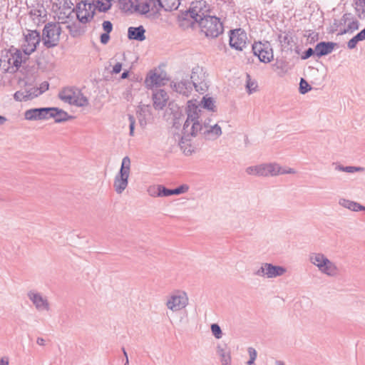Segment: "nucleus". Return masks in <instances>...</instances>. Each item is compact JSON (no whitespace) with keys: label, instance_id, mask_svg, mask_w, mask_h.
Listing matches in <instances>:
<instances>
[{"label":"nucleus","instance_id":"obj_1","mask_svg":"<svg viewBox=\"0 0 365 365\" xmlns=\"http://www.w3.org/2000/svg\"><path fill=\"white\" fill-rule=\"evenodd\" d=\"M199 107L188 101L186 108L187 118L185 120L181 138L178 142V145L183 154L191 155L196 150V146L192 143L193 138L201 135L206 140H215L217 139L222 133V128L218 124L208 125V123L200 121Z\"/></svg>","mask_w":365,"mask_h":365},{"label":"nucleus","instance_id":"obj_2","mask_svg":"<svg viewBox=\"0 0 365 365\" xmlns=\"http://www.w3.org/2000/svg\"><path fill=\"white\" fill-rule=\"evenodd\" d=\"M205 2L199 1L189 11L190 16L199 24L202 33L207 37L215 38L219 36L223 30L220 19L213 16H207L202 9Z\"/></svg>","mask_w":365,"mask_h":365},{"label":"nucleus","instance_id":"obj_3","mask_svg":"<svg viewBox=\"0 0 365 365\" xmlns=\"http://www.w3.org/2000/svg\"><path fill=\"white\" fill-rule=\"evenodd\" d=\"M56 16L60 23L66 24L71 36H78L83 32L79 24L74 19V9L71 2L64 1L56 11Z\"/></svg>","mask_w":365,"mask_h":365},{"label":"nucleus","instance_id":"obj_4","mask_svg":"<svg viewBox=\"0 0 365 365\" xmlns=\"http://www.w3.org/2000/svg\"><path fill=\"white\" fill-rule=\"evenodd\" d=\"M130 170V160L128 156H125L122 160L120 170L114 178L113 186L118 194H121L128 186Z\"/></svg>","mask_w":365,"mask_h":365},{"label":"nucleus","instance_id":"obj_5","mask_svg":"<svg viewBox=\"0 0 365 365\" xmlns=\"http://www.w3.org/2000/svg\"><path fill=\"white\" fill-rule=\"evenodd\" d=\"M196 74L197 72L192 70L190 80L188 78H183L180 81L173 80L170 82V87L176 93L187 97L191 93L193 87L198 91V85L202 83L195 78Z\"/></svg>","mask_w":365,"mask_h":365},{"label":"nucleus","instance_id":"obj_6","mask_svg":"<svg viewBox=\"0 0 365 365\" xmlns=\"http://www.w3.org/2000/svg\"><path fill=\"white\" fill-rule=\"evenodd\" d=\"M310 262L317 266L324 274L334 276L337 271L336 266L322 253H312L309 256Z\"/></svg>","mask_w":365,"mask_h":365},{"label":"nucleus","instance_id":"obj_7","mask_svg":"<svg viewBox=\"0 0 365 365\" xmlns=\"http://www.w3.org/2000/svg\"><path fill=\"white\" fill-rule=\"evenodd\" d=\"M61 29L57 24H48L43 29V41L48 47H53L58 44Z\"/></svg>","mask_w":365,"mask_h":365},{"label":"nucleus","instance_id":"obj_8","mask_svg":"<svg viewBox=\"0 0 365 365\" xmlns=\"http://www.w3.org/2000/svg\"><path fill=\"white\" fill-rule=\"evenodd\" d=\"M276 163H262L255 166H249L246 168V173L250 175L258 177L276 176L277 168Z\"/></svg>","mask_w":365,"mask_h":365},{"label":"nucleus","instance_id":"obj_9","mask_svg":"<svg viewBox=\"0 0 365 365\" xmlns=\"http://www.w3.org/2000/svg\"><path fill=\"white\" fill-rule=\"evenodd\" d=\"M287 272V269L280 265L272 263H262L259 269L255 272V275L266 277L267 278H275L282 276Z\"/></svg>","mask_w":365,"mask_h":365},{"label":"nucleus","instance_id":"obj_10","mask_svg":"<svg viewBox=\"0 0 365 365\" xmlns=\"http://www.w3.org/2000/svg\"><path fill=\"white\" fill-rule=\"evenodd\" d=\"M252 51L255 56L263 63H269L274 58L273 50L268 42H256L252 46Z\"/></svg>","mask_w":365,"mask_h":365},{"label":"nucleus","instance_id":"obj_11","mask_svg":"<svg viewBox=\"0 0 365 365\" xmlns=\"http://www.w3.org/2000/svg\"><path fill=\"white\" fill-rule=\"evenodd\" d=\"M41 41L40 34L36 31H27L24 35L21 48L26 55L33 53Z\"/></svg>","mask_w":365,"mask_h":365},{"label":"nucleus","instance_id":"obj_12","mask_svg":"<svg viewBox=\"0 0 365 365\" xmlns=\"http://www.w3.org/2000/svg\"><path fill=\"white\" fill-rule=\"evenodd\" d=\"M160 9L158 0H145L140 2L137 14L145 15L149 18H156L159 15Z\"/></svg>","mask_w":365,"mask_h":365},{"label":"nucleus","instance_id":"obj_13","mask_svg":"<svg viewBox=\"0 0 365 365\" xmlns=\"http://www.w3.org/2000/svg\"><path fill=\"white\" fill-rule=\"evenodd\" d=\"M94 6L91 3L81 1L76 6V16L79 22L86 24L91 21L94 16Z\"/></svg>","mask_w":365,"mask_h":365},{"label":"nucleus","instance_id":"obj_14","mask_svg":"<svg viewBox=\"0 0 365 365\" xmlns=\"http://www.w3.org/2000/svg\"><path fill=\"white\" fill-rule=\"evenodd\" d=\"M247 35L242 29H235L230 32V46L237 51H242L246 46Z\"/></svg>","mask_w":365,"mask_h":365},{"label":"nucleus","instance_id":"obj_15","mask_svg":"<svg viewBox=\"0 0 365 365\" xmlns=\"http://www.w3.org/2000/svg\"><path fill=\"white\" fill-rule=\"evenodd\" d=\"M50 107L34 108L24 112V118L30 121L49 119Z\"/></svg>","mask_w":365,"mask_h":365},{"label":"nucleus","instance_id":"obj_16","mask_svg":"<svg viewBox=\"0 0 365 365\" xmlns=\"http://www.w3.org/2000/svg\"><path fill=\"white\" fill-rule=\"evenodd\" d=\"M188 304V297L185 292L179 295H172L167 301V307L173 312L184 309Z\"/></svg>","mask_w":365,"mask_h":365},{"label":"nucleus","instance_id":"obj_17","mask_svg":"<svg viewBox=\"0 0 365 365\" xmlns=\"http://www.w3.org/2000/svg\"><path fill=\"white\" fill-rule=\"evenodd\" d=\"M20 71L22 77H19L18 84L20 87H27L34 86L36 81L34 70H4V73H15Z\"/></svg>","mask_w":365,"mask_h":365},{"label":"nucleus","instance_id":"obj_18","mask_svg":"<svg viewBox=\"0 0 365 365\" xmlns=\"http://www.w3.org/2000/svg\"><path fill=\"white\" fill-rule=\"evenodd\" d=\"M29 299L33 302L36 309L38 311H48L50 309L49 303L46 298L43 297L38 292L29 291L28 292Z\"/></svg>","mask_w":365,"mask_h":365},{"label":"nucleus","instance_id":"obj_19","mask_svg":"<svg viewBox=\"0 0 365 365\" xmlns=\"http://www.w3.org/2000/svg\"><path fill=\"white\" fill-rule=\"evenodd\" d=\"M168 81V78H166V74L163 76L153 72L148 75L145 80V84L148 88H153V87H160L165 85Z\"/></svg>","mask_w":365,"mask_h":365},{"label":"nucleus","instance_id":"obj_20","mask_svg":"<svg viewBox=\"0 0 365 365\" xmlns=\"http://www.w3.org/2000/svg\"><path fill=\"white\" fill-rule=\"evenodd\" d=\"M169 96L164 89H158L153 93V107L155 110H163L168 103Z\"/></svg>","mask_w":365,"mask_h":365},{"label":"nucleus","instance_id":"obj_21","mask_svg":"<svg viewBox=\"0 0 365 365\" xmlns=\"http://www.w3.org/2000/svg\"><path fill=\"white\" fill-rule=\"evenodd\" d=\"M146 30L143 25L128 28L127 37L130 41L142 42L146 39Z\"/></svg>","mask_w":365,"mask_h":365},{"label":"nucleus","instance_id":"obj_22","mask_svg":"<svg viewBox=\"0 0 365 365\" xmlns=\"http://www.w3.org/2000/svg\"><path fill=\"white\" fill-rule=\"evenodd\" d=\"M27 57L24 56L19 50L14 49L9 51L8 63L11 67L19 68L26 61Z\"/></svg>","mask_w":365,"mask_h":365},{"label":"nucleus","instance_id":"obj_23","mask_svg":"<svg viewBox=\"0 0 365 365\" xmlns=\"http://www.w3.org/2000/svg\"><path fill=\"white\" fill-rule=\"evenodd\" d=\"M49 118H54L55 122L59 123L73 118V116L69 115L67 112L61 108L50 107Z\"/></svg>","mask_w":365,"mask_h":365},{"label":"nucleus","instance_id":"obj_24","mask_svg":"<svg viewBox=\"0 0 365 365\" xmlns=\"http://www.w3.org/2000/svg\"><path fill=\"white\" fill-rule=\"evenodd\" d=\"M139 0H120V9L128 14H137V9L139 7Z\"/></svg>","mask_w":365,"mask_h":365},{"label":"nucleus","instance_id":"obj_25","mask_svg":"<svg viewBox=\"0 0 365 365\" xmlns=\"http://www.w3.org/2000/svg\"><path fill=\"white\" fill-rule=\"evenodd\" d=\"M342 21L345 24H346V29L341 30L340 34H344L346 33H351L359 28V22L357 20L354 19L351 14H345L343 16Z\"/></svg>","mask_w":365,"mask_h":365},{"label":"nucleus","instance_id":"obj_26","mask_svg":"<svg viewBox=\"0 0 365 365\" xmlns=\"http://www.w3.org/2000/svg\"><path fill=\"white\" fill-rule=\"evenodd\" d=\"M58 98L62 101L67 103L70 105H73L76 98L75 88H64L58 93Z\"/></svg>","mask_w":365,"mask_h":365},{"label":"nucleus","instance_id":"obj_27","mask_svg":"<svg viewBox=\"0 0 365 365\" xmlns=\"http://www.w3.org/2000/svg\"><path fill=\"white\" fill-rule=\"evenodd\" d=\"M108 71L107 74H103V77H101L100 75H97L96 70H94L93 71H91L89 76V80L92 83H98L102 80L105 81H110L112 78V76L114 74H118L122 70H106Z\"/></svg>","mask_w":365,"mask_h":365},{"label":"nucleus","instance_id":"obj_28","mask_svg":"<svg viewBox=\"0 0 365 365\" xmlns=\"http://www.w3.org/2000/svg\"><path fill=\"white\" fill-rule=\"evenodd\" d=\"M339 204L341 207L346 208L353 212H359V211L365 210V206L361 205L360 203H359L357 202L347 200L345 198L339 199Z\"/></svg>","mask_w":365,"mask_h":365},{"label":"nucleus","instance_id":"obj_29","mask_svg":"<svg viewBox=\"0 0 365 365\" xmlns=\"http://www.w3.org/2000/svg\"><path fill=\"white\" fill-rule=\"evenodd\" d=\"M336 44L333 42H321L315 47V52L317 56H324L330 53Z\"/></svg>","mask_w":365,"mask_h":365},{"label":"nucleus","instance_id":"obj_30","mask_svg":"<svg viewBox=\"0 0 365 365\" xmlns=\"http://www.w3.org/2000/svg\"><path fill=\"white\" fill-rule=\"evenodd\" d=\"M227 345H218L217 346V353L221 358L222 365H230L231 356L229 351L227 350Z\"/></svg>","mask_w":365,"mask_h":365},{"label":"nucleus","instance_id":"obj_31","mask_svg":"<svg viewBox=\"0 0 365 365\" xmlns=\"http://www.w3.org/2000/svg\"><path fill=\"white\" fill-rule=\"evenodd\" d=\"M352 6L359 19H365V0H353Z\"/></svg>","mask_w":365,"mask_h":365},{"label":"nucleus","instance_id":"obj_32","mask_svg":"<svg viewBox=\"0 0 365 365\" xmlns=\"http://www.w3.org/2000/svg\"><path fill=\"white\" fill-rule=\"evenodd\" d=\"M160 8L164 9L165 11H170L176 10L179 6L180 0H158Z\"/></svg>","mask_w":365,"mask_h":365},{"label":"nucleus","instance_id":"obj_33","mask_svg":"<svg viewBox=\"0 0 365 365\" xmlns=\"http://www.w3.org/2000/svg\"><path fill=\"white\" fill-rule=\"evenodd\" d=\"M200 105L204 109L209 111H216L215 101L212 97L203 96Z\"/></svg>","mask_w":365,"mask_h":365},{"label":"nucleus","instance_id":"obj_34","mask_svg":"<svg viewBox=\"0 0 365 365\" xmlns=\"http://www.w3.org/2000/svg\"><path fill=\"white\" fill-rule=\"evenodd\" d=\"M93 2L99 11L105 12L111 8L113 0H93Z\"/></svg>","mask_w":365,"mask_h":365},{"label":"nucleus","instance_id":"obj_35","mask_svg":"<svg viewBox=\"0 0 365 365\" xmlns=\"http://www.w3.org/2000/svg\"><path fill=\"white\" fill-rule=\"evenodd\" d=\"M247 91L249 94H252L257 90V82L255 79H252L250 73H246V85Z\"/></svg>","mask_w":365,"mask_h":365},{"label":"nucleus","instance_id":"obj_36","mask_svg":"<svg viewBox=\"0 0 365 365\" xmlns=\"http://www.w3.org/2000/svg\"><path fill=\"white\" fill-rule=\"evenodd\" d=\"M157 196L158 197H168L174 195L173 189H168L163 185H158L157 186Z\"/></svg>","mask_w":365,"mask_h":365},{"label":"nucleus","instance_id":"obj_37","mask_svg":"<svg viewBox=\"0 0 365 365\" xmlns=\"http://www.w3.org/2000/svg\"><path fill=\"white\" fill-rule=\"evenodd\" d=\"M312 87L304 78H300L299 85V93L302 95L307 93L312 90Z\"/></svg>","mask_w":365,"mask_h":365},{"label":"nucleus","instance_id":"obj_38","mask_svg":"<svg viewBox=\"0 0 365 365\" xmlns=\"http://www.w3.org/2000/svg\"><path fill=\"white\" fill-rule=\"evenodd\" d=\"M79 95L80 96H76L73 105H75L78 107L87 106L88 104V98L85 96H83L81 91L79 92Z\"/></svg>","mask_w":365,"mask_h":365},{"label":"nucleus","instance_id":"obj_39","mask_svg":"<svg viewBox=\"0 0 365 365\" xmlns=\"http://www.w3.org/2000/svg\"><path fill=\"white\" fill-rule=\"evenodd\" d=\"M29 87V88L26 90V96L29 100L38 97V96L41 95V93H38L39 92V89L38 88V87H34L33 86Z\"/></svg>","mask_w":365,"mask_h":365},{"label":"nucleus","instance_id":"obj_40","mask_svg":"<svg viewBox=\"0 0 365 365\" xmlns=\"http://www.w3.org/2000/svg\"><path fill=\"white\" fill-rule=\"evenodd\" d=\"M210 328L212 334L216 339H219L222 338V331L220 327L217 324H212Z\"/></svg>","mask_w":365,"mask_h":365},{"label":"nucleus","instance_id":"obj_41","mask_svg":"<svg viewBox=\"0 0 365 365\" xmlns=\"http://www.w3.org/2000/svg\"><path fill=\"white\" fill-rule=\"evenodd\" d=\"M128 120H129V134L130 136L134 135V130H135V117L131 115L128 114Z\"/></svg>","mask_w":365,"mask_h":365},{"label":"nucleus","instance_id":"obj_42","mask_svg":"<svg viewBox=\"0 0 365 365\" xmlns=\"http://www.w3.org/2000/svg\"><path fill=\"white\" fill-rule=\"evenodd\" d=\"M14 98L16 101H26L29 100L26 96V91L24 92V91H18L14 93Z\"/></svg>","mask_w":365,"mask_h":365},{"label":"nucleus","instance_id":"obj_43","mask_svg":"<svg viewBox=\"0 0 365 365\" xmlns=\"http://www.w3.org/2000/svg\"><path fill=\"white\" fill-rule=\"evenodd\" d=\"M189 190V186L186 184L180 185V186L173 189L174 195H178L186 192Z\"/></svg>","mask_w":365,"mask_h":365},{"label":"nucleus","instance_id":"obj_44","mask_svg":"<svg viewBox=\"0 0 365 365\" xmlns=\"http://www.w3.org/2000/svg\"><path fill=\"white\" fill-rule=\"evenodd\" d=\"M365 170L363 167H358V166H345L344 172L349 173H353L355 172H360L364 171Z\"/></svg>","mask_w":365,"mask_h":365},{"label":"nucleus","instance_id":"obj_45","mask_svg":"<svg viewBox=\"0 0 365 365\" xmlns=\"http://www.w3.org/2000/svg\"><path fill=\"white\" fill-rule=\"evenodd\" d=\"M277 168H275L276 170H279V172H277L276 175H278L279 174H292L295 173V170L293 168H289L288 170L282 169V167L277 163Z\"/></svg>","mask_w":365,"mask_h":365},{"label":"nucleus","instance_id":"obj_46","mask_svg":"<svg viewBox=\"0 0 365 365\" xmlns=\"http://www.w3.org/2000/svg\"><path fill=\"white\" fill-rule=\"evenodd\" d=\"M102 28L106 33L110 34L113 30V24L110 21H104L102 24Z\"/></svg>","mask_w":365,"mask_h":365},{"label":"nucleus","instance_id":"obj_47","mask_svg":"<svg viewBox=\"0 0 365 365\" xmlns=\"http://www.w3.org/2000/svg\"><path fill=\"white\" fill-rule=\"evenodd\" d=\"M38 88L39 89V92H38V93H41V95L43 93H44L47 90H48V88H49V83H48V82H47V81L42 82L40 84V86L38 87Z\"/></svg>","mask_w":365,"mask_h":365},{"label":"nucleus","instance_id":"obj_48","mask_svg":"<svg viewBox=\"0 0 365 365\" xmlns=\"http://www.w3.org/2000/svg\"><path fill=\"white\" fill-rule=\"evenodd\" d=\"M313 53H314L313 49L309 48L304 53H302L301 54L299 53V55L300 56V58L302 59H307V58H309Z\"/></svg>","mask_w":365,"mask_h":365},{"label":"nucleus","instance_id":"obj_49","mask_svg":"<svg viewBox=\"0 0 365 365\" xmlns=\"http://www.w3.org/2000/svg\"><path fill=\"white\" fill-rule=\"evenodd\" d=\"M359 41H360L355 36L354 37H353L351 39H350L349 41L348 47L351 49L355 48Z\"/></svg>","mask_w":365,"mask_h":365},{"label":"nucleus","instance_id":"obj_50","mask_svg":"<svg viewBox=\"0 0 365 365\" xmlns=\"http://www.w3.org/2000/svg\"><path fill=\"white\" fill-rule=\"evenodd\" d=\"M247 351H248V354H249V356H250V359H255V360L257 359V351H256V349L255 348L249 347L248 349H247Z\"/></svg>","mask_w":365,"mask_h":365},{"label":"nucleus","instance_id":"obj_51","mask_svg":"<svg viewBox=\"0 0 365 365\" xmlns=\"http://www.w3.org/2000/svg\"><path fill=\"white\" fill-rule=\"evenodd\" d=\"M110 40V36L108 33H103L101 35V42L103 44H106Z\"/></svg>","mask_w":365,"mask_h":365},{"label":"nucleus","instance_id":"obj_52","mask_svg":"<svg viewBox=\"0 0 365 365\" xmlns=\"http://www.w3.org/2000/svg\"><path fill=\"white\" fill-rule=\"evenodd\" d=\"M138 121H139V124L142 127V128H145L147 125V122H146V120H145V118L144 116L142 115V113H139V115H138Z\"/></svg>","mask_w":365,"mask_h":365},{"label":"nucleus","instance_id":"obj_53","mask_svg":"<svg viewBox=\"0 0 365 365\" xmlns=\"http://www.w3.org/2000/svg\"><path fill=\"white\" fill-rule=\"evenodd\" d=\"M45 11L43 8H41V9H38L37 11H31V14L37 16L38 17H42L44 16Z\"/></svg>","mask_w":365,"mask_h":365},{"label":"nucleus","instance_id":"obj_54","mask_svg":"<svg viewBox=\"0 0 365 365\" xmlns=\"http://www.w3.org/2000/svg\"><path fill=\"white\" fill-rule=\"evenodd\" d=\"M181 123H182V118L173 119V126L176 129H179L181 126Z\"/></svg>","mask_w":365,"mask_h":365},{"label":"nucleus","instance_id":"obj_55","mask_svg":"<svg viewBox=\"0 0 365 365\" xmlns=\"http://www.w3.org/2000/svg\"><path fill=\"white\" fill-rule=\"evenodd\" d=\"M356 37L359 40V41H363L365 39V29H363L362 31H361L359 34H357L356 35Z\"/></svg>","mask_w":365,"mask_h":365},{"label":"nucleus","instance_id":"obj_56","mask_svg":"<svg viewBox=\"0 0 365 365\" xmlns=\"http://www.w3.org/2000/svg\"><path fill=\"white\" fill-rule=\"evenodd\" d=\"M182 117H184L182 111H176L173 113V119H180Z\"/></svg>","mask_w":365,"mask_h":365},{"label":"nucleus","instance_id":"obj_57","mask_svg":"<svg viewBox=\"0 0 365 365\" xmlns=\"http://www.w3.org/2000/svg\"><path fill=\"white\" fill-rule=\"evenodd\" d=\"M130 70H124V71L122 73L120 78V79H125L127 78L129 76Z\"/></svg>","mask_w":365,"mask_h":365},{"label":"nucleus","instance_id":"obj_58","mask_svg":"<svg viewBox=\"0 0 365 365\" xmlns=\"http://www.w3.org/2000/svg\"><path fill=\"white\" fill-rule=\"evenodd\" d=\"M9 361L7 357H2L0 359V365H9Z\"/></svg>","mask_w":365,"mask_h":365},{"label":"nucleus","instance_id":"obj_59","mask_svg":"<svg viewBox=\"0 0 365 365\" xmlns=\"http://www.w3.org/2000/svg\"><path fill=\"white\" fill-rule=\"evenodd\" d=\"M36 343L39 346H44L45 345V340L41 337H38L36 339Z\"/></svg>","mask_w":365,"mask_h":365},{"label":"nucleus","instance_id":"obj_60","mask_svg":"<svg viewBox=\"0 0 365 365\" xmlns=\"http://www.w3.org/2000/svg\"><path fill=\"white\" fill-rule=\"evenodd\" d=\"M335 170H338V171L344 172L345 166H344L342 165L337 164L335 166Z\"/></svg>","mask_w":365,"mask_h":365},{"label":"nucleus","instance_id":"obj_61","mask_svg":"<svg viewBox=\"0 0 365 365\" xmlns=\"http://www.w3.org/2000/svg\"><path fill=\"white\" fill-rule=\"evenodd\" d=\"M124 65L122 63H116L113 66V68H121Z\"/></svg>","mask_w":365,"mask_h":365},{"label":"nucleus","instance_id":"obj_62","mask_svg":"<svg viewBox=\"0 0 365 365\" xmlns=\"http://www.w3.org/2000/svg\"><path fill=\"white\" fill-rule=\"evenodd\" d=\"M7 120V118L1 115H0V125L4 124Z\"/></svg>","mask_w":365,"mask_h":365},{"label":"nucleus","instance_id":"obj_63","mask_svg":"<svg viewBox=\"0 0 365 365\" xmlns=\"http://www.w3.org/2000/svg\"><path fill=\"white\" fill-rule=\"evenodd\" d=\"M255 359H250L247 361V365H255Z\"/></svg>","mask_w":365,"mask_h":365},{"label":"nucleus","instance_id":"obj_64","mask_svg":"<svg viewBox=\"0 0 365 365\" xmlns=\"http://www.w3.org/2000/svg\"><path fill=\"white\" fill-rule=\"evenodd\" d=\"M275 364H276L277 365H285V364H284V361H279V360L276 361Z\"/></svg>","mask_w":365,"mask_h":365}]
</instances>
